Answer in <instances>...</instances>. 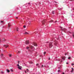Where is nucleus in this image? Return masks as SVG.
I'll return each mask as SVG.
<instances>
[{
	"label": "nucleus",
	"mask_w": 74,
	"mask_h": 74,
	"mask_svg": "<svg viewBox=\"0 0 74 74\" xmlns=\"http://www.w3.org/2000/svg\"><path fill=\"white\" fill-rule=\"evenodd\" d=\"M62 74H64V73H62Z\"/></svg>",
	"instance_id": "obj_43"
},
{
	"label": "nucleus",
	"mask_w": 74,
	"mask_h": 74,
	"mask_svg": "<svg viewBox=\"0 0 74 74\" xmlns=\"http://www.w3.org/2000/svg\"><path fill=\"white\" fill-rule=\"evenodd\" d=\"M45 20H44L42 21V23L43 24V25H45L44 23H45Z\"/></svg>",
	"instance_id": "obj_6"
},
{
	"label": "nucleus",
	"mask_w": 74,
	"mask_h": 74,
	"mask_svg": "<svg viewBox=\"0 0 74 74\" xmlns=\"http://www.w3.org/2000/svg\"><path fill=\"white\" fill-rule=\"evenodd\" d=\"M58 69H60V68L59 67V68H58Z\"/></svg>",
	"instance_id": "obj_51"
},
{
	"label": "nucleus",
	"mask_w": 74,
	"mask_h": 74,
	"mask_svg": "<svg viewBox=\"0 0 74 74\" xmlns=\"http://www.w3.org/2000/svg\"><path fill=\"white\" fill-rule=\"evenodd\" d=\"M25 44H29V41L28 40H26L25 41Z\"/></svg>",
	"instance_id": "obj_3"
},
{
	"label": "nucleus",
	"mask_w": 74,
	"mask_h": 74,
	"mask_svg": "<svg viewBox=\"0 0 74 74\" xmlns=\"http://www.w3.org/2000/svg\"><path fill=\"white\" fill-rule=\"evenodd\" d=\"M29 63H30V64H32V63H33V62L31 61Z\"/></svg>",
	"instance_id": "obj_18"
},
{
	"label": "nucleus",
	"mask_w": 74,
	"mask_h": 74,
	"mask_svg": "<svg viewBox=\"0 0 74 74\" xmlns=\"http://www.w3.org/2000/svg\"><path fill=\"white\" fill-rule=\"evenodd\" d=\"M1 73H2V74H3L4 73V72L3 71H1Z\"/></svg>",
	"instance_id": "obj_17"
},
{
	"label": "nucleus",
	"mask_w": 74,
	"mask_h": 74,
	"mask_svg": "<svg viewBox=\"0 0 74 74\" xmlns=\"http://www.w3.org/2000/svg\"><path fill=\"white\" fill-rule=\"evenodd\" d=\"M1 56L2 57H3V54H2L1 55Z\"/></svg>",
	"instance_id": "obj_33"
},
{
	"label": "nucleus",
	"mask_w": 74,
	"mask_h": 74,
	"mask_svg": "<svg viewBox=\"0 0 74 74\" xmlns=\"http://www.w3.org/2000/svg\"><path fill=\"white\" fill-rule=\"evenodd\" d=\"M17 66H18V69H19V64H18Z\"/></svg>",
	"instance_id": "obj_25"
},
{
	"label": "nucleus",
	"mask_w": 74,
	"mask_h": 74,
	"mask_svg": "<svg viewBox=\"0 0 74 74\" xmlns=\"http://www.w3.org/2000/svg\"><path fill=\"white\" fill-rule=\"evenodd\" d=\"M38 67H40V66H38Z\"/></svg>",
	"instance_id": "obj_52"
},
{
	"label": "nucleus",
	"mask_w": 74,
	"mask_h": 74,
	"mask_svg": "<svg viewBox=\"0 0 74 74\" xmlns=\"http://www.w3.org/2000/svg\"><path fill=\"white\" fill-rule=\"evenodd\" d=\"M61 62H62V61Z\"/></svg>",
	"instance_id": "obj_50"
},
{
	"label": "nucleus",
	"mask_w": 74,
	"mask_h": 74,
	"mask_svg": "<svg viewBox=\"0 0 74 74\" xmlns=\"http://www.w3.org/2000/svg\"><path fill=\"white\" fill-rule=\"evenodd\" d=\"M4 46L5 47V48H7L8 47V45H4Z\"/></svg>",
	"instance_id": "obj_12"
},
{
	"label": "nucleus",
	"mask_w": 74,
	"mask_h": 74,
	"mask_svg": "<svg viewBox=\"0 0 74 74\" xmlns=\"http://www.w3.org/2000/svg\"><path fill=\"white\" fill-rule=\"evenodd\" d=\"M6 71H7V73H10V70L8 69H6Z\"/></svg>",
	"instance_id": "obj_9"
},
{
	"label": "nucleus",
	"mask_w": 74,
	"mask_h": 74,
	"mask_svg": "<svg viewBox=\"0 0 74 74\" xmlns=\"http://www.w3.org/2000/svg\"><path fill=\"white\" fill-rule=\"evenodd\" d=\"M72 70L71 71V72L73 73V71H74V69L73 68H72Z\"/></svg>",
	"instance_id": "obj_11"
},
{
	"label": "nucleus",
	"mask_w": 74,
	"mask_h": 74,
	"mask_svg": "<svg viewBox=\"0 0 74 74\" xmlns=\"http://www.w3.org/2000/svg\"><path fill=\"white\" fill-rule=\"evenodd\" d=\"M70 33H71V32H69Z\"/></svg>",
	"instance_id": "obj_48"
},
{
	"label": "nucleus",
	"mask_w": 74,
	"mask_h": 74,
	"mask_svg": "<svg viewBox=\"0 0 74 74\" xmlns=\"http://www.w3.org/2000/svg\"><path fill=\"white\" fill-rule=\"evenodd\" d=\"M45 65H44V66H43V65H42L41 66V68H42V67H45Z\"/></svg>",
	"instance_id": "obj_13"
},
{
	"label": "nucleus",
	"mask_w": 74,
	"mask_h": 74,
	"mask_svg": "<svg viewBox=\"0 0 74 74\" xmlns=\"http://www.w3.org/2000/svg\"><path fill=\"white\" fill-rule=\"evenodd\" d=\"M57 22V21H56L55 22V23H56V22Z\"/></svg>",
	"instance_id": "obj_39"
},
{
	"label": "nucleus",
	"mask_w": 74,
	"mask_h": 74,
	"mask_svg": "<svg viewBox=\"0 0 74 74\" xmlns=\"http://www.w3.org/2000/svg\"><path fill=\"white\" fill-rule=\"evenodd\" d=\"M52 13L53 14H54V11H52Z\"/></svg>",
	"instance_id": "obj_20"
},
{
	"label": "nucleus",
	"mask_w": 74,
	"mask_h": 74,
	"mask_svg": "<svg viewBox=\"0 0 74 74\" xmlns=\"http://www.w3.org/2000/svg\"><path fill=\"white\" fill-rule=\"evenodd\" d=\"M2 41H6V40L5 39H3Z\"/></svg>",
	"instance_id": "obj_32"
},
{
	"label": "nucleus",
	"mask_w": 74,
	"mask_h": 74,
	"mask_svg": "<svg viewBox=\"0 0 74 74\" xmlns=\"http://www.w3.org/2000/svg\"><path fill=\"white\" fill-rule=\"evenodd\" d=\"M68 53H66L65 54V55H67V54H68Z\"/></svg>",
	"instance_id": "obj_36"
},
{
	"label": "nucleus",
	"mask_w": 74,
	"mask_h": 74,
	"mask_svg": "<svg viewBox=\"0 0 74 74\" xmlns=\"http://www.w3.org/2000/svg\"><path fill=\"white\" fill-rule=\"evenodd\" d=\"M16 31H17V32H18V28H17L16 29Z\"/></svg>",
	"instance_id": "obj_19"
},
{
	"label": "nucleus",
	"mask_w": 74,
	"mask_h": 74,
	"mask_svg": "<svg viewBox=\"0 0 74 74\" xmlns=\"http://www.w3.org/2000/svg\"><path fill=\"white\" fill-rule=\"evenodd\" d=\"M55 3H57L55 1Z\"/></svg>",
	"instance_id": "obj_44"
},
{
	"label": "nucleus",
	"mask_w": 74,
	"mask_h": 74,
	"mask_svg": "<svg viewBox=\"0 0 74 74\" xmlns=\"http://www.w3.org/2000/svg\"><path fill=\"white\" fill-rule=\"evenodd\" d=\"M49 60H50V58H49Z\"/></svg>",
	"instance_id": "obj_40"
},
{
	"label": "nucleus",
	"mask_w": 74,
	"mask_h": 74,
	"mask_svg": "<svg viewBox=\"0 0 74 74\" xmlns=\"http://www.w3.org/2000/svg\"><path fill=\"white\" fill-rule=\"evenodd\" d=\"M62 59H63V60H65V59L66 58V57L65 56H62Z\"/></svg>",
	"instance_id": "obj_5"
},
{
	"label": "nucleus",
	"mask_w": 74,
	"mask_h": 74,
	"mask_svg": "<svg viewBox=\"0 0 74 74\" xmlns=\"http://www.w3.org/2000/svg\"><path fill=\"white\" fill-rule=\"evenodd\" d=\"M28 4H30V3H28Z\"/></svg>",
	"instance_id": "obj_45"
},
{
	"label": "nucleus",
	"mask_w": 74,
	"mask_h": 74,
	"mask_svg": "<svg viewBox=\"0 0 74 74\" xmlns=\"http://www.w3.org/2000/svg\"><path fill=\"white\" fill-rule=\"evenodd\" d=\"M10 71H12V72H13V70H12V69H10Z\"/></svg>",
	"instance_id": "obj_22"
},
{
	"label": "nucleus",
	"mask_w": 74,
	"mask_h": 74,
	"mask_svg": "<svg viewBox=\"0 0 74 74\" xmlns=\"http://www.w3.org/2000/svg\"><path fill=\"white\" fill-rule=\"evenodd\" d=\"M27 70L28 72L29 71V69H27Z\"/></svg>",
	"instance_id": "obj_35"
},
{
	"label": "nucleus",
	"mask_w": 74,
	"mask_h": 74,
	"mask_svg": "<svg viewBox=\"0 0 74 74\" xmlns=\"http://www.w3.org/2000/svg\"><path fill=\"white\" fill-rule=\"evenodd\" d=\"M18 63L19 64V61H18Z\"/></svg>",
	"instance_id": "obj_47"
},
{
	"label": "nucleus",
	"mask_w": 74,
	"mask_h": 74,
	"mask_svg": "<svg viewBox=\"0 0 74 74\" xmlns=\"http://www.w3.org/2000/svg\"><path fill=\"white\" fill-rule=\"evenodd\" d=\"M50 22H53V21L51 20L50 21Z\"/></svg>",
	"instance_id": "obj_31"
},
{
	"label": "nucleus",
	"mask_w": 74,
	"mask_h": 74,
	"mask_svg": "<svg viewBox=\"0 0 74 74\" xmlns=\"http://www.w3.org/2000/svg\"><path fill=\"white\" fill-rule=\"evenodd\" d=\"M12 56V55L11 54H9V56L10 57H11Z\"/></svg>",
	"instance_id": "obj_16"
},
{
	"label": "nucleus",
	"mask_w": 74,
	"mask_h": 74,
	"mask_svg": "<svg viewBox=\"0 0 74 74\" xmlns=\"http://www.w3.org/2000/svg\"><path fill=\"white\" fill-rule=\"evenodd\" d=\"M52 43L51 42L49 44V47L50 48H51L52 47Z\"/></svg>",
	"instance_id": "obj_2"
},
{
	"label": "nucleus",
	"mask_w": 74,
	"mask_h": 74,
	"mask_svg": "<svg viewBox=\"0 0 74 74\" xmlns=\"http://www.w3.org/2000/svg\"><path fill=\"white\" fill-rule=\"evenodd\" d=\"M30 47L31 48H32H32H34V47L33 46H32V45L30 46Z\"/></svg>",
	"instance_id": "obj_8"
},
{
	"label": "nucleus",
	"mask_w": 74,
	"mask_h": 74,
	"mask_svg": "<svg viewBox=\"0 0 74 74\" xmlns=\"http://www.w3.org/2000/svg\"><path fill=\"white\" fill-rule=\"evenodd\" d=\"M58 61H60V60H58Z\"/></svg>",
	"instance_id": "obj_49"
},
{
	"label": "nucleus",
	"mask_w": 74,
	"mask_h": 74,
	"mask_svg": "<svg viewBox=\"0 0 74 74\" xmlns=\"http://www.w3.org/2000/svg\"><path fill=\"white\" fill-rule=\"evenodd\" d=\"M4 21H1V23H3V22Z\"/></svg>",
	"instance_id": "obj_30"
},
{
	"label": "nucleus",
	"mask_w": 74,
	"mask_h": 74,
	"mask_svg": "<svg viewBox=\"0 0 74 74\" xmlns=\"http://www.w3.org/2000/svg\"><path fill=\"white\" fill-rule=\"evenodd\" d=\"M60 27L61 29V30L62 31H63V30H66V29L65 28L63 29V27L61 26H60Z\"/></svg>",
	"instance_id": "obj_1"
},
{
	"label": "nucleus",
	"mask_w": 74,
	"mask_h": 74,
	"mask_svg": "<svg viewBox=\"0 0 74 74\" xmlns=\"http://www.w3.org/2000/svg\"><path fill=\"white\" fill-rule=\"evenodd\" d=\"M45 53H46V52H44V56H45Z\"/></svg>",
	"instance_id": "obj_28"
},
{
	"label": "nucleus",
	"mask_w": 74,
	"mask_h": 74,
	"mask_svg": "<svg viewBox=\"0 0 74 74\" xmlns=\"http://www.w3.org/2000/svg\"><path fill=\"white\" fill-rule=\"evenodd\" d=\"M66 64H69V63H68V62H66Z\"/></svg>",
	"instance_id": "obj_42"
},
{
	"label": "nucleus",
	"mask_w": 74,
	"mask_h": 74,
	"mask_svg": "<svg viewBox=\"0 0 74 74\" xmlns=\"http://www.w3.org/2000/svg\"><path fill=\"white\" fill-rule=\"evenodd\" d=\"M74 64H72V66H73V65H74Z\"/></svg>",
	"instance_id": "obj_37"
},
{
	"label": "nucleus",
	"mask_w": 74,
	"mask_h": 74,
	"mask_svg": "<svg viewBox=\"0 0 74 74\" xmlns=\"http://www.w3.org/2000/svg\"><path fill=\"white\" fill-rule=\"evenodd\" d=\"M60 70H59L58 71V73H59V72H60Z\"/></svg>",
	"instance_id": "obj_24"
},
{
	"label": "nucleus",
	"mask_w": 74,
	"mask_h": 74,
	"mask_svg": "<svg viewBox=\"0 0 74 74\" xmlns=\"http://www.w3.org/2000/svg\"><path fill=\"white\" fill-rule=\"evenodd\" d=\"M28 24L29 25H31V22L29 21L28 22Z\"/></svg>",
	"instance_id": "obj_14"
},
{
	"label": "nucleus",
	"mask_w": 74,
	"mask_h": 74,
	"mask_svg": "<svg viewBox=\"0 0 74 74\" xmlns=\"http://www.w3.org/2000/svg\"><path fill=\"white\" fill-rule=\"evenodd\" d=\"M29 47H26V49H29Z\"/></svg>",
	"instance_id": "obj_23"
},
{
	"label": "nucleus",
	"mask_w": 74,
	"mask_h": 74,
	"mask_svg": "<svg viewBox=\"0 0 74 74\" xmlns=\"http://www.w3.org/2000/svg\"><path fill=\"white\" fill-rule=\"evenodd\" d=\"M25 73H26V71H25Z\"/></svg>",
	"instance_id": "obj_46"
},
{
	"label": "nucleus",
	"mask_w": 74,
	"mask_h": 74,
	"mask_svg": "<svg viewBox=\"0 0 74 74\" xmlns=\"http://www.w3.org/2000/svg\"><path fill=\"white\" fill-rule=\"evenodd\" d=\"M24 28H25V27H26V26L25 25H24L23 26Z\"/></svg>",
	"instance_id": "obj_27"
},
{
	"label": "nucleus",
	"mask_w": 74,
	"mask_h": 74,
	"mask_svg": "<svg viewBox=\"0 0 74 74\" xmlns=\"http://www.w3.org/2000/svg\"><path fill=\"white\" fill-rule=\"evenodd\" d=\"M36 66H38V65H39V64H36Z\"/></svg>",
	"instance_id": "obj_29"
},
{
	"label": "nucleus",
	"mask_w": 74,
	"mask_h": 74,
	"mask_svg": "<svg viewBox=\"0 0 74 74\" xmlns=\"http://www.w3.org/2000/svg\"><path fill=\"white\" fill-rule=\"evenodd\" d=\"M56 44H57V43H55V45H56Z\"/></svg>",
	"instance_id": "obj_34"
},
{
	"label": "nucleus",
	"mask_w": 74,
	"mask_h": 74,
	"mask_svg": "<svg viewBox=\"0 0 74 74\" xmlns=\"http://www.w3.org/2000/svg\"><path fill=\"white\" fill-rule=\"evenodd\" d=\"M10 24H9V23H8V27H10Z\"/></svg>",
	"instance_id": "obj_15"
},
{
	"label": "nucleus",
	"mask_w": 74,
	"mask_h": 74,
	"mask_svg": "<svg viewBox=\"0 0 74 74\" xmlns=\"http://www.w3.org/2000/svg\"><path fill=\"white\" fill-rule=\"evenodd\" d=\"M23 34H29V33L26 32H25Z\"/></svg>",
	"instance_id": "obj_10"
},
{
	"label": "nucleus",
	"mask_w": 74,
	"mask_h": 74,
	"mask_svg": "<svg viewBox=\"0 0 74 74\" xmlns=\"http://www.w3.org/2000/svg\"><path fill=\"white\" fill-rule=\"evenodd\" d=\"M71 1H73V0H70Z\"/></svg>",
	"instance_id": "obj_41"
},
{
	"label": "nucleus",
	"mask_w": 74,
	"mask_h": 74,
	"mask_svg": "<svg viewBox=\"0 0 74 74\" xmlns=\"http://www.w3.org/2000/svg\"><path fill=\"white\" fill-rule=\"evenodd\" d=\"M73 36L74 38V32H73Z\"/></svg>",
	"instance_id": "obj_21"
},
{
	"label": "nucleus",
	"mask_w": 74,
	"mask_h": 74,
	"mask_svg": "<svg viewBox=\"0 0 74 74\" xmlns=\"http://www.w3.org/2000/svg\"><path fill=\"white\" fill-rule=\"evenodd\" d=\"M16 19H18V17H16Z\"/></svg>",
	"instance_id": "obj_38"
},
{
	"label": "nucleus",
	"mask_w": 74,
	"mask_h": 74,
	"mask_svg": "<svg viewBox=\"0 0 74 74\" xmlns=\"http://www.w3.org/2000/svg\"><path fill=\"white\" fill-rule=\"evenodd\" d=\"M71 59V57H69L68 58V59Z\"/></svg>",
	"instance_id": "obj_26"
},
{
	"label": "nucleus",
	"mask_w": 74,
	"mask_h": 74,
	"mask_svg": "<svg viewBox=\"0 0 74 74\" xmlns=\"http://www.w3.org/2000/svg\"><path fill=\"white\" fill-rule=\"evenodd\" d=\"M33 45H34V46H37V44H36V43H35V42H34L33 44Z\"/></svg>",
	"instance_id": "obj_4"
},
{
	"label": "nucleus",
	"mask_w": 74,
	"mask_h": 74,
	"mask_svg": "<svg viewBox=\"0 0 74 74\" xmlns=\"http://www.w3.org/2000/svg\"><path fill=\"white\" fill-rule=\"evenodd\" d=\"M22 66H21L19 65V69H20V70H22Z\"/></svg>",
	"instance_id": "obj_7"
}]
</instances>
